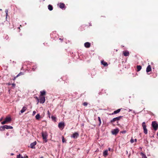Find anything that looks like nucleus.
I'll return each instance as SVG.
<instances>
[{
  "mask_svg": "<svg viewBox=\"0 0 158 158\" xmlns=\"http://www.w3.org/2000/svg\"><path fill=\"white\" fill-rule=\"evenodd\" d=\"M102 64L105 66H106L108 65V64L107 62L104 61V60H102L101 61Z\"/></svg>",
  "mask_w": 158,
  "mask_h": 158,
  "instance_id": "nucleus-19",
  "label": "nucleus"
},
{
  "mask_svg": "<svg viewBox=\"0 0 158 158\" xmlns=\"http://www.w3.org/2000/svg\"><path fill=\"white\" fill-rule=\"evenodd\" d=\"M47 114L48 115L49 117H50V113L49 110H48L47 111Z\"/></svg>",
  "mask_w": 158,
  "mask_h": 158,
  "instance_id": "nucleus-34",
  "label": "nucleus"
},
{
  "mask_svg": "<svg viewBox=\"0 0 158 158\" xmlns=\"http://www.w3.org/2000/svg\"><path fill=\"white\" fill-rule=\"evenodd\" d=\"M83 104L84 106H86L88 105V103L86 102H85L83 103Z\"/></svg>",
  "mask_w": 158,
  "mask_h": 158,
  "instance_id": "nucleus-31",
  "label": "nucleus"
},
{
  "mask_svg": "<svg viewBox=\"0 0 158 158\" xmlns=\"http://www.w3.org/2000/svg\"><path fill=\"white\" fill-rule=\"evenodd\" d=\"M84 46L86 48H89L90 47V44L88 42H86L84 44Z\"/></svg>",
  "mask_w": 158,
  "mask_h": 158,
  "instance_id": "nucleus-10",
  "label": "nucleus"
},
{
  "mask_svg": "<svg viewBox=\"0 0 158 158\" xmlns=\"http://www.w3.org/2000/svg\"><path fill=\"white\" fill-rule=\"evenodd\" d=\"M40 96H44L46 94V92L45 90H43L40 92Z\"/></svg>",
  "mask_w": 158,
  "mask_h": 158,
  "instance_id": "nucleus-16",
  "label": "nucleus"
},
{
  "mask_svg": "<svg viewBox=\"0 0 158 158\" xmlns=\"http://www.w3.org/2000/svg\"><path fill=\"white\" fill-rule=\"evenodd\" d=\"M5 120L7 122V123H8L11 121V118L10 117H8L6 118Z\"/></svg>",
  "mask_w": 158,
  "mask_h": 158,
  "instance_id": "nucleus-18",
  "label": "nucleus"
},
{
  "mask_svg": "<svg viewBox=\"0 0 158 158\" xmlns=\"http://www.w3.org/2000/svg\"><path fill=\"white\" fill-rule=\"evenodd\" d=\"M12 85H13V86H15V84H12Z\"/></svg>",
  "mask_w": 158,
  "mask_h": 158,
  "instance_id": "nucleus-46",
  "label": "nucleus"
},
{
  "mask_svg": "<svg viewBox=\"0 0 158 158\" xmlns=\"http://www.w3.org/2000/svg\"><path fill=\"white\" fill-rule=\"evenodd\" d=\"M42 135L43 139L45 141V142L46 143L47 142V137L48 136V134L46 132H43L42 133Z\"/></svg>",
  "mask_w": 158,
  "mask_h": 158,
  "instance_id": "nucleus-1",
  "label": "nucleus"
},
{
  "mask_svg": "<svg viewBox=\"0 0 158 158\" xmlns=\"http://www.w3.org/2000/svg\"><path fill=\"white\" fill-rule=\"evenodd\" d=\"M140 155L142 156V158H147L146 155L143 152H141Z\"/></svg>",
  "mask_w": 158,
  "mask_h": 158,
  "instance_id": "nucleus-23",
  "label": "nucleus"
},
{
  "mask_svg": "<svg viewBox=\"0 0 158 158\" xmlns=\"http://www.w3.org/2000/svg\"><path fill=\"white\" fill-rule=\"evenodd\" d=\"M48 9L49 10L51 11L53 10L52 6L51 5H49L48 6Z\"/></svg>",
  "mask_w": 158,
  "mask_h": 158,
  "instance_id": "nucleus-21",
  "label": "nucleus"
},
{
  "mask_svg": "<svg viewBox=\"0 0 158 158\" xmlns=\"http://www.w3.org/2000/svg\"><path fill=\"white\" fill-rule=\"evenodd\" d=\"M5 12L6 13V18L8 15V10L7 9L6 10Z\"/></svg>",
  "mask_w": 158,
  "mask_h": 158,
  "instance_id": "nucleus-29",
  "label": "nucleus"
},
{
  "mask_svg": "<svg viewBox=\"0 0 158 158\" xmlns=\"http://www.w3.org/2000/svg\"><path fill=\"white\" fill-rule=\"evenodd\" d=\"M36 141L34 142L33 143H31L30 144V147L31 148H35V146L36 145Z\"/></svg>",
  "mask_w": 158,
  "mask_h": 158,
  "instance_id": "nucleus-9",
  "label": "nucleus"
},
{
  "mask_svg": "<svg viewBox=\"0 0 158 158\" xmlns=\"http://www.w3.org/2000/svg\"><path fill=\"white\" fill-rule=\"evenodd\" d=\"M5 129H12L13 127L12 126H8L7 125H5Z\"/></svg>",
  "mask_w": 158,
  "mask_h": 158,
  "instance_id": "nucleus-17",
  "label": "nucleus"
},
{
  "mask_svg": "<svg viewBox=\"0 0 158 158\" xmlns=\"http://www.w3.org/2000/svg\"><path fill=\"white\" fill-rule=\"evenodd\" d=\"M20 156H21V155L20 154H19V155H17V158H21Z\"/></svg>",
  "mask_w": 158,
  "mask_h": 158,
  "instance_id": "nucleus-35",
  "label": "nucleus"
},
{
  "mask_svg": "<svg viewBox=\"0 0 158 158\" xmlns=\"http://www.w3.org/2000/svg\"><path fill=\"white\" fill-rule=\"evenodd\" d=\"M62 142L63 143L65 142V140L64 139V138L63 136L62 137Z\"/></svg>",
  "mask_w": 158,
  "mask_h": 158,
  "instance_id": "nucleus-32",
  "label": "nucleus"
},
{
  "mask_svg": "<svg viewBox=\"0 0 158 158\" xmlns=\"http://www.w3.org/2000/svg\"><path fill=\"white\" fill-rule=\"evenodd\" d=\"M136 67L138 71H139L141 69L142 67L140 65H137Z\"/></svg>",
  "mask_w": 158,
  "mask_h": 158,
  "instance_id": "nucleus-24",
  "label": "nucleus"
},
{
  "mask_svg": "<svg viewBox=\"0 0 158 158\" xmlns=\"http://www.w3.org/2000/svg\"><path fill=\"white\" fill-rule=\"evenodd\" d=\"M36 111H33V114H32V115H34L36 113Z\"/></svg>",
  "mask_w": 158,
  "mask_h": 158,
  "instance_id": "nucleus-36",
  "label": "nucleus"
},
{
  "mask_svg": "<svg viewBox=\"0 0 158 158\" xmlns=\"http://www.w3.org/2000/svg\"><path fill=\"white\" fill-rule=\"evenodd\" d=\"M27 109V108L26 106H23L22 109L20 111V112L21 113H22L24 112Z\"/></svg>",
  "mask_w": 158,
  "mask_h": 158,
  "instance_id": "nucleus-15",
  "label": "nucleus"
},
{
  "mask_svg": "<svg viewBox=\"0 0 158 158\" xmlns=\"http://www.w3.org/2000/svg\"><path fill=\"white\" fill-rule=\"evenodd\" d=\"M5 125L0 127V131H2L5 130Z\"/></svg>",
  "mask_w": 158,
  "mask_h": 158,
  "instance_id": "nucleus-25",
  "label": "nucleus"
},
{
  "mask_svg": "<svg viewBox=\"0 0 158 158\" xmlns=\"http://www.w3.org/2000/svg\"><path fill=\"white\" fill-rule=\"evenodd\" d=\"M59 40L61 41V42H62L63 41V39L60 38Z\"/></svg>",
  "mask_w": 158,
  "mask_h": 158,
  "instance_id": "nucleus-40",
  "label": "nucleus"
},
{
  "mask_svg": "<svg viewBox=\"0 0 158 158\" xmlns=\"http://www.w3.org/2000/svg\"><path fill=\"white\" fill-rule=\"evenodd\" d=\"M79 134L77 132L74 133L71 136V137L74 139H76L79 136Z\"/></svg>",
  "mask_w": 158,
  "mask_h": 158,
  "instance_id": "nucleus-8",
  "label": "nucleus"
},
{
  "mask_svg": "<svg viewBox=\"0 0 158 158\" xmlns=\"http://www.w3.org/2000/svg\"><path fill=\"white\" fill-rule=\"evenodd\" d=\"M28 157L27 156H21V158H28Z\"/></svg>",
  "mask_w": 158,
  "mask_h": 158,
  "instance_id": "nucleus-37",
  "label": "nucleus"
},
{
  "mask_svg": "<svg viewBox=\"0 0 158 158\" xmlns=\"http://www.w3.org/2000/svg\"><path fill=\"white\" fill-rule=\"evenodd\" d=\"M2 118H1L0 119V121H1L2 120Z\"/></svg>",
  "mask_w": 158,
  "mask_h": 158,
  "instance_id": "nucleus-47",
  "label": "nucleus"
},
{
  "mask_svg": "<svg viewBox=\"0 0 158 158\" xmlns=\"http://www.w3.org/2000/svg\"><path fill=\"white\" fill-rule=\"evenodd\" d=\"M37 68V67L36 66H34L32 68V70L33 71H35V69H36Z\"/></svg>",
  "mask_w": 158,
  "mask_h": 158,
  "instance_id": "nucleus-28",
  "label": "nucleus"
},
{
  "mask_svg": "<svg viewBox=\"0 0 158 158\" xmlns=\"http://www.w3.org/2000/svg\"><path fill=\"white\" fill-rule=\"evenodd\" d=\"M152 70L151 67V65H149L146 68V72L148 73L150 72Z\"/></svg>",
  "mask_w": 158,
  "mask_h": 158,
  "instance_id": "nucleus-11",
  "label": "nucleus"
},
{
  "mask_svg": "<svg viewBox=\"0 0 158 158\" xmlns=\"http://www.w3.org/2000/svg\"><path fill=\"white\" fill-rule=\"evenodd\" d=\"M7 123V122L5 120L4 121L2 122L1 123L2 125H3L6 123Z\"/></svg>",
  "mask_w": 158,
  "mask_h": 158,
  "instance_id": "nucleus-30",
  "label": "nucleus"
},
{
  "mask_svg": "<svg viewBox=\"0 0 158 158\" xmlns=\"http://www.w3.org/2000/svg\"><path fill=\"white\" fill-rule=\"evenodd\" d=\"M98 121H99V125L100 126L101 125V118L100 117H98Z\"/></svg>",
  "mask_w": 158,
  "mask_h": 158,
  "instance_id": "nucleus-27",
  "label": "nucleus"
},
{
  "mask_svg": "<svg viewBox=\"0 0 158 158\" xmlns=\"http://www.w3.org/2000/svg\"><path fill=\"white\" fill-rule=\"evenodd\" d=\"M41 158H43V157H41Z\"/></svg>",
  "mask_w": 158,
  "mask_h": 158,
  "instance_id": "nucleus-49",
  "label": "nucleus"
},
{
  "mask_svg": "<svg viewBox=\"0 0 158 158\" xmlns=\"http://www.w3.org/2000/svg\"><path fill=\"white\" fill-rule=\"evenodd\" d=\"M121 110V109H118L117 110L114 111V112L113 113L110 114L113 115L114 114H116L117 113H119L120 112V111Z\"/></svg>",
  "mask_w": 158,
  "mask_h": 158,
  "instance_id": "nucleus-12",
  "label": "nucleus"
},
{
  "mask_svg": "<svg viewBox=\"0 0 158 158\" xmlns=\"http://www.w3.org/2000/svg\"><path fill=\"white\" fill-rule=\"evenodd\" d=\"M152 125L154 130L156 131L157 130L158 124L156 121H154L152 122Z\"/></svg>",
  "mask_w": 158,
  "mask_h": 158,
  "instance_id": "nucleus-2",
  "label": "nucleus"
},
{
  "mask_svg": "<svg viewBox=\"0 0 158 158\" xmlns=\"http://www.w3.org/2000/svg\"><path fill=\"white\" fill-rule=\"evenodd\" d=\"M65 126L64 123L60 122L58 124V127L60 129H63Z\"/></svg>",
  "mask_w": 158,
  "mask_h": 158,
  "instance_id": "nucleus-7",
  "label": "nucleus"
},
{
  "mask_svg": "<svg viewBox=\"0 0 158 158\" xmlns=\"http://www.w3.org/2000/svg\"><path fill=\"white\" fill-rule=\"evenodd\" d=\"M59 7L60 8L63 9L65 7V4L63 3H60L59 5Z\"/></svg>",
  "mask_w": 158,
  "mask_h": 158,
  "instance_id": "nucleus-13",
  "label": "nucleus"
},
{
  "mask_svg": "<svg viewBox=\"0 0 158 158\" xmlns=\"http://www.w3.org/2000/svg\"><path fill=\"white\" fill-rule=\"evenodd\" d=\"M123 116H120L114 118L111 120L110 123H112L115 121H117V123H118V121Z\"/></svg>",
  "mask_w": 158,
  "mask_h": 158,
  "instance_id": "nucleus-3",
  "label": "nucleus"
},
{
  "mask_svg": "<svg viewBox=\"0 0 158 158\" xmlns=\"http://www.w3.org/2000/svg\"><path fill=\"white\" fill-rule=\"evenodd\" d=\"M123 54L125 56H128L129 55V52L128 51H124L123 52Z\"/></svg>",
  "mask_w": 158,
  "mask_h": 158,
  "instance_id": "nucleus-14",
  "label": "nucleus"
},
{
  "mask_svg": "<svg viewBox=\"0 0 158 158\" xmlns=\"http://www.w3.org/2000/svg\"><path fill=\"white\" fill-rule=\"evenodd\" d=\"M35 98L37 100L38 102H39V99L37 97H36Z\"/></svg>",
  "mask_w": 158,
  "mask_h": 158,
  "instance_id": "nucleus-38",
  "label": "nucleus"
},
{
  "mask_svg": "<svg viewBox=\"0 0 158 158\" xmlns=\"http://www.w3.org/2000/svg\"><path fill=\"white\" fill-rule=\"evenodd\" d=\"M52 119H54V118H55V117H54V116H52Z\"/></svg>",
  "mask_w": 158,
  "mask_h": 158,
  "instance_id": "nucleus-42",
  "label": "nucleus"
},
{
  "mask_svg": "<svg viewBox=\"0 0 158 158\" xmlns=\"http://www.w3.org/2000/svg\"><path fill=\"white\" fill-rule=\"evenodd\" d=\"M132 111V110L129 109V110L128 111L129 112H130V111Z\"/></svg>",
  "mask_w": 158,
  "mask_h": 158,
  "instance_id": "nucleus-41",
  "label": "nucleus"
},
{
  "mask_svg": "<svg viewBox=\"0 0 158 158\" xmlns=\"http://www.w3.org/2000/svg\"><path fill=\"white\" fill-rule=\"evenodd\" d=\"M134 141L135 142H137V140L136 139H135V140H134Z\"/></svg>",
  "mask_w": 158,
  "mask_h": 158,
  "instance_id": "nucleus-43",
  "label": "nucleus"
},
{
  "mask_svg": "<svg viewBox=\"0 0 158 158\" xmlns=\"http://www.w3.org/2000/svg\"><path fill=\"white\" fill-rule=\"evenodd\" d=\"M11 155H13V153H11Z\"/></svg>",
  "mask_w": 158,
  "mask_h": 158,
  "instance_id": "nucleus-48",
  "label": "nucleus"
},
{
  "mask_svg": "<svg viewBox=\"0 0 158 158\" xmlns=\"http://www.w3.org/2000/svg\"><path fill=\"white\" fill-rule=\"evenodd\" d=\"M142 127L143 129L144 133L145 134H148V130L146 128V126L145 122H143L142 123Z\"/></svg>",
  "mask_w": 158,
  "mask_h": 158,
  "instance_id": "nucleus-4",
  "label": "nucleus"
},
{
  "mask_svg": "<svg viewBox=\"0 0 158 158\" xmlns=\"http://www.w3.org/2000/svg\"><path fill=\"white\" fill-rule=\"evenodd\" d=\"M119 132L118 128H116L114 129L111 131V133L113 135H116L118 134Z\"/></svg>",
  "mask_w": 158,
  "mask_h": 158,
  "instance_id": "nucleus-6",
  "label": "nucleus"
},
{
  "mask_svg": "<svg viewBox=\"0 0 158 158\" xmlns=\"http://www.w3.org/2000/svg\"><path fill=\"white\" fill-rule=\"evenodd\" d=\"M40 118V115L39 114H38L36 116H35V118L37 120H39Z\"/></svg>",
  "mask_w": 158,
  "mask_h": 158,
  "instance_id": "nucleus-26",
  "label": "nucleus"
},
{
  "mask_svg": "<svg viewBox=\"0 0 158 158\" xmlns=\"http://www.w3.org/2000/svg\"><path fill=\"white\" fill-rule=\"evenodd\" d=\"M23 74V73H22V72H20V73H19L16 77H15L14 78V79H13V80H15L16 78L18 76L21 75H22Z\"/></svg>",
  "mask_w": 158,
  "mask_h": 158,
  "instance_id": "nucleus-22",
  "label": "nucleus"
},
{
  "mask_svg": "<svg viewBox=\"0 0 158 158\" xmlns=\"http://www.w3.org/2000/svg\"><path fill=\"white\" fill-rule=\"evenodd\" d=\"M45 101V97L44 96H40V99L39 102L41 103H44Z\"/></svg>",
  "mask_w": 158,
  "mask_h": 158,
  "instance_id": "nucleus-5",
  "label": "nucleus"
},
{
  "mask_svg": "<svg viewBox=\"0 0 158 158\" xmlns=\"http://www.w3.org/2000/svg\"><path fill=\"white\" fill-rule=\"evenodd\" d=\"M6 135H9V133H7L6 134Z\"/></svg>",
  "mask_w": 158,
  "mask_h": 158,
  "instance_id": "nucleus-45",
  "label": "nucleus"
},
{
  "mask_svg": "<svg viewBox=\"0 0 158 158\" xmlns=\"http://www.w3.org/2000/svg\"><path fill=\"white\" fill-rule=\"evenodd\" d=\"M130 142L131 143H133L134 142V139H131L130 140Z\"/></svg>",
  "mask_w": 158,
  "mask_h": 158,
  "instance_id": "nucleus-33",
  "label": "nucleus"
},
{
  "mask_svg": "<svg viewBox=\"0 0 158 158\" xmlns=\"http://www.w3.org/2000/svg\"><path fill=\"white\" fill-rule=\"evenodd\" d=\"M108 155V150H106L104 151L103 152V155L105 156H106Z\"/></svg>",
  "mask_w": 158,
  "mask_h": 158,
  "instance_id": "nucleus-20",
  "label": "nucleus"
},
{
  "mask_svg": "<svg viewBox=\"0 0 158 158\" xmlns=\"http://www.w3.org/2000/svg\"><path fill=\"white\" fill-rule=\"evenodd\" d=\"M123 134H124L126 132V131H123L121 132Z\"/></svg>",
  "mask_w": 158,
  "mask_h": 158,
  "instance_id": "nucleus-39",
  "label": "nucleus"
},
{
  "mask_svg": "<svg viewBox=\"0 0 158 158\" xmlns=\"http://www.w3.org/2000/svg\"><path fill=\"white\" fill-rule=\"evenodd\" d=\"M110 150H111V148H108V150L109 151H110Z\"/></svg>",
  "mask_w": 158,
  "mask_h": 158,
  "instance_id": "nucleus-44",
  "label": "nucleus"
}]
</instances>
